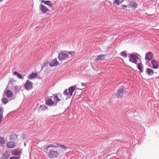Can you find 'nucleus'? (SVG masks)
I'll use <instances>...</instances> for the list:
<instances>
[{"label":"nucleus","instance_id":"obj_27","mask_svg":"<svg viewBox=\"0 0 159 159\" xmlns=\"http://www.w3.org/2000/svg\"><path fill=\"white\" fill-rule=\"evenodd\" d=\"M5 143V141L4 139L2 137H0V144L3 145Z\"/></svg>","mask_w":159,"mask_h":159},{"label":"nucleus","instance_id":"obj_23","mask_svg":"<svg viewBox=\"0 0 159 159\" xmlns=\"http://www.w3.org/2000/svg\"><path fill=\"white\" fill-rule=\"evenodd\" d=\"M138 68L140 71L141 72H143L142 64L141 62L137 64Z\"/></svg>","mask_w":159,"mask_h":159},{"label":"nucleus","instance_id":"obj_7","mask_svg":"<svg viewBox=\"0 0 159 159\" xmlns=\"http://www.w3.org/2000/svg\"><path fill=\"white\" fill-rule=\"evenodd\" d=\"M151 63L152 66V68L157 69L158 68L159 63L157 61L154 59L152 60L151 61Z\"/></svg>","mask_w":159,"mask_h":159},{"label":"nucleus","instance_id":"obj_33","mask_svg":"<svg viewBox=\"0 0 159 159\" xmlns=\"http://www.w3.org/2000/svg\"><path fill=\"white\" fill-rule=\"evenodd\" d=\"M14 89H15V91L16 92L18 91L19 89V87L17 86H15L14 88Z\"/></svg>","mask_w":159,"mask_h":159},{"label":"nucleus","instance_id":"obj_25","mask_svg":"<svg viewBox=\"0 0 159 159\" xmlns=\"http://www.w3.org/2000/svg\"><path fill=\"white\" fill-rule=\"evenodd\" d=\"M1 100L4 104H7L8 102L7 99L5 98H2Z\"/></svg>","mask_w":159,"mask_h":159},{"label":"nucleus","instance_id":"obj_4","mask_svg":"<svg viewBox=\"0 0 159 159\" xmlns=\"http://www.w3.org/2000/svg\"><path fill=\"white\" fill-rule=\"evenodd\" d=\"M59 154L57 151L51 150L50 151L48 154V157L51 159H54L58 157Z\"/></svg>","mask_w":159,"mask_h":159},{"label":"nucleus","instance_id":"obj_22","mask_svg":"<svg viewBox=\"0 0 159 159\" xmlns=\"http://www.w3.org/2000/svg\"><path fill=\"white\" fill-rule=\"evenodd\" d=\"M137 4L135 2H133L131 3V4L130 5V7L132 9L135 10L137 6Z\"/></svg>","mask_w":159,"mask_h":159},{"label":"nucleus","instance_id":"obj_5","mask_svg":"<svg viewBox=\"0 0 159 159\" xmlns=\"http://www.w3.org/2000/svg\"><path fill=\"white\" fill-rule=\"evenodd\" d=\"M124 87L121 86L118 90L116 94V96L118 98H120L122 97L124 93Z\"/></svg>","mask_w":159,"mask_h":159},{"label":"nucleus","instance_id":"obj_13","mask_svg":"<svg viewBox=\"0 0 159 159\" xmlns=\"http://www.w3.org/2000/svg\"><path fill=\"white\" fill-rule=\"evenodd\" d=\"M54 103V102L50 98H48L45 101V104L48 106L52 105Z\"/></svg>","mask_w":159,"mask_h":159},{"label":"nucleus","instance_id":"obj_29","mask_svg":"<svg viewBox=\"0 0 159 159\" xmlns=\"http://www.w3.org/2000/svg\"><path fill=\"white\" fill-rule=\"evenodd\" d=\"M57 145H58L59 147H61L64 148H68L66 147L64 145V144H60L59 143H57L56 144Z\"/></svg>","mask_w":159,"mask_h":159},{"label":"nucleus","instance_id":"obj_2","mask_svg":"<svg viewBox=\"0 0 159 159\" xmlns=\"http://www.w3.org/2000/svg\"><path fill=\"white\" fill-rule=\"evenodd\" d=\"M137 55L139 54H137L132 53L129 54V61L133 63L136 64L139 61H141V60L138 57Z\"/></svg>","mask_w":159,"mask_h":159},{"label":"nucleus","instance_id":"obj_19","mask_svg":"<svg viewBox=\"0 0 159 159\" xmlns=\"http://www.w3.org/2000/svg\"><path fill=\"white\" fill-rule=\"evenodd\" d=\"M41 2L43 3L44 4L47 5L50 7H52V4L51 3V1H44L42 0L41 1Z\"/></svg>","mask_w":159,"mask_h":159},{"label":"nucleus","instance_id":"obj_6","mask_svg":"<svg viewBox=\"0 0 159 159\" xmlns=\"http://www.w3.org/2000/svg\"><path fill=\"white\" fill-rule=\"evenodd\" d=\"M25 86L27 90L31 89L33 88V83L29 80H27L25 84Z\"/></svg>","mask_w":159,"mask_h":159},{"label":"nucleus","instance_id":"obj_31","mask_svg":"<svg viewBox=\"0 0 159 159\" xmlns=\"http://www.w3.org/2000/svg\"><path fill=\"white\" fill-rule=\"evenodd\" d=\"M20 157H10V159H19Z\"/></svg>","mask_w":159,"mask_h":159},{"label":"nucleus","instance_id":"obj_30","mask_svg":"<svg viewBox=\"0 0 159 159\" xmlns=\"http://www.w3.org/2000/svg\"><path fill=\"white\" fill-rule=\"evenodd\" d=\"M54 99L56 100V101L57 102H59L61 100L58 98L57 95L55 96H54Z\"/></svg>","mask_w":159,"mask_h":159},{"label":"nucleus","instance_id":"obj_12","mask_svg":"<svg viewBox=\"0 0 159 159\" xmlns=\"http://www.w3.org/2000/svg\"><path fill=\"white\" fill-rule=\"evenodd\" d=\"M15 143L13 142H9L7 144V146L10 148H14L15 146Z\"/></svg>","mask_w":159,"mask_h":159},{"label":"nucleus","instance_id":"obj_9","mask_svg":"<svg viewBox=\"0 0 159 159\" xmlns=\"http://www.w3.org/2000/svg\"><path fill=\"white\" fill-rule=\"evenodd\" d=\"M59 64V62L56 59H53L50 63L49 65L51 67H53L57 66Z\"/></svg>","mask_w":159,"mask_h":159},{"label":"nucleus","instance_id":"obj_3","mask_svg":"<svg viewBox=\"0 0 159 159\" xmlns=\"http://www.w3.org/2000/svg\"><path fill=\"white\" fill-rule=\"evenodd\" d=\"M76 87V85L69 87L68 88L69 92H68L67 89H66L64 91V94L67 97H69V96H72L73 95V93L75 90Z\"/></svg>","mask_w":159,"mask_h":159},{"label":"nucleus","instance_id":"obj_1","mask_svg":"<svg viewBox=\"0 0 159 159\" xmlns=\"http://www.w3.org/2000/svg\"><path fill=\"white\" fill-rule=\"evenodd\" d=\"M75 54L74 51L60 52L58 54V58L59 60L61 61L66 60L69 58L73 57Z\"/></svg>","mask_w":159,"mask_h":159},{"label":"nucleus","instance_id":"obj_20","mask_svg":"<svg viewBox=\"0 0 159 159\" xmlns=\"http://www.w3.org/2000/svg\"><path fill=\"white\" fill-rule=\"evenodd\" d=\"M3 111V110H2V107H0V123L2 122V120Z\"/></svg>","mask_w":159,"mask_h":159},{"label":"nucleus","instance_id":"obj_35","mask_svg":"<svg viewBox=\"0 0 159 159\" xmlns=\"http://www.w3.org/2000/svg\"><path fill=\"white\" fill-rule=\"evenodd\" d=\"M122 6L124 8H126V6L125 5H123Z\"/></svg>","mask_w":159,"mask_h":159},{"label":"nucleus","instance_id":"obj_37","mask_svg":"<svg viewBox=\"0 0 159 159\" xmlns=\"http://www.w3.org/2000/svg\"><path fill=\"white\" fill-rule=\"evenodd\" d=\"M3 0H0V2H2V1H3Z\"/></svg>","mask_w":159,"mask_h":159},{"label":"nucleus","instance_id":"obj_28","mask_svg":"<svg viewBox=\"0 0 159 159\" xmlns=\"http://www.w3.org/2000/svg\"><path fill=\"white\" fill-rule=\"evenodd\" d=\"M120 54L121 56L125 57H126L127 56V54L125 51L121 52Z\"/></svg>","mask_w":159,"mask_h":159},{"label":"nucleus","instance_id":"obj_17","mask_svg":"<svg viewBox=\"0 0 159 159\" xmlns=\"http://www.w3.org/2000/svg\"><path fill=\"white\" fill-rule=\"evenodd\" d=\"M146 74L149 75H152L154 73L153 70L151 68H148L146 70Z\"/></svg>","mask_w":159,"mask_h":159},{"label":"nucleus","instance_id":"obj_21","mask_svg":"<svg viewBox=\"0 0 159 159\" xmlns=\"http://www.w3.org/2000/svg\"><path fill=\"white\" fill-rule=\"evenodd\" d=\"M13 74L14 75H16L18 78L21 79L23 80L24 79V77L22 76V75L16 71L14 72Z\"/></svg>","mask_w":159,"mask_h":159},{"label":"nucleus","instance_id":"obj_14","mask_svg":"<svg viewBox=\"0 0 159 159\" xmlns=\"http://www.w3.org/2000/svg\"><path fill=\"white\" fill-rule=\"evenodd\" d=\"M7 97L8 98H11L13 96V93L11 91L9 90H7L5 93Z\"/></svg>","mask_w":159,"mask_h":159},{"label":"nucleus","instance_id":"obj_11","mask_svg":"<svg viewBox=\"0 0 159 159\" xmlns=\"http://www.w3.org/2000/svg\"><path fill=\"white\" fill-rule=\"evenodd\" d=\"M153 56V53L152 52H147L145 55V58L148 60H150L152 58Z\"/></svg>","mask_w":159,"mask_h":159},{"label":"nucleus","instance_id":"obj_18","mask_svg":"<svg viewBox=\"0 0 159 159\" xmlns=\"http://www.w3.org/2000/svg\"><path fill=\"white\" fill-rule=\"evenodd\" d=\"M105 57V55L104 54L99 55L95 59V61H97L99 60H102L104 59Z\"/></svg>","mask_w":159,"mask_h":159},{"label":"nucleus","instance_id":"obj_15","mask_svg":"<svg viewBox=\"0 0 159 159\" xmlns=\"http://www.w3.org/2000/svg\"><path fill=\"white\" fill-rule=\"evenodd\" d=\"M37 75L38 74L36 73H32L31 75H30L28 76V79L32 80L34 78L37 77Z\"/></svg>","mask_w":159,"mask_h":159},{"label":"nucleus","instance_id":"obj_26","mask_svg":"<svg viewBox=\"0 0 159 159\" xmlns=\"http://www.w3.org/2000/svg\"><path fill=\"white\" fill-rule=\"evenodd\" d=\"M124 0H122L121 2H120L119 0H115L113 2V4H115L116 3L117 5L119 6L120 3H121Z\"/></svg>","mask_w":159,"mask_h":159},{"label":"nucleus","instance_id":"obj_16","mask_svg":"<svg viewBox=\"0 0 159 159\" xmlns=\"http://www.w3.org/2000/svg\"><path fill=\"white\" fill-rule=\"evenodd\" d=\"M10 155V153L9 151H7L3 154L2 156V158L4 159L7 158Z\"/></svg>","mask_w":159,"mask_h":159},{"label":"nucleus","instance_id":"obj_10","mask_svg":"<svg viewBox=\"0 0 159 159\" xmlns=\"http://www.w3.org/2000/svg\"><path fill=\"white\" fill-rule=\"evenodd\" d=\"M21 151L19 149H14L11 152L12 155L14 156H20L21 153Z\"/></svg>","mask_w":159,"mask_h":159},{"label":"nucleus","instance_id":"obj_36","mask_svg":"<svg viewBox=\"0 0 159 159\" xmlns=\"http://www.w3.org/2000/svg\"><path fill=\"white\" fill-rule=\"evenodd\" d=\"M84 88H78V89H80V90H82V89H84Z\"/></svg>","mask_w":159,"mask_h":159},{"label":"nucleus","instance_id":"obj_34","mask_svg":"<svg viewBox=\"0 0 159 159\" xmlns=\"http://www.w3.org/2000/svg\"><path fill=\"white\" fill-rule=\"evenodd\" d=\"M81 84L82 86H83L85 87L86 86V84H84V83H81Z\"/></svg>","mask_w":159,"mask_h":159},{"label":"nucleus","instance_id":"obj_24","mask_svg":"<svg viewBox=\"0 0 159 159\" xmlns=\"http://www.w3.org/2000/svg\"><path fill=\"white\" fill-rule=\"evenodd\" d=\"M58 146L56 145L52 144H50L49 145H48L46 147V149L47 150L48 149L50 148H57Z\"/></svg>","mask_w":159,"mask_h":159},{"label":"nucleus","instance_id":"obj_32","mask_svg":"<svg viewBox=\"0 0 159 159\" xmlns=\"http://www.w3.org/2000/svg\"><path fill=\"white\" fill-rule=\"evenodd\" d=\"M42 107H43V109L44 110L47 109H48L47 107H46L45 105H41L40 107V108H41Z\"/></svg>","mask_w":159,"mask_h":159},{"label":"nucleus","instance_id":"obj_8","mask_svg":"<svg viewBox=\"0 0 159 159\" xmlns=\"http://www.w3.org/2000/svg\"><path fill=\"white\" fill-rule=\"evenodd\" d=\"M39 9L43 13H46L48 11V9L44 5L41 4L39 7Z\"/></svg>","mask_w":159,"mask_h":159}]
</instances>
